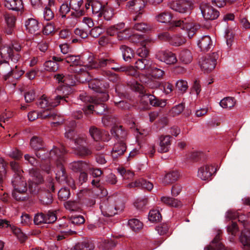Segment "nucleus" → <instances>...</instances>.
<instances>
[{"mask_svg": "<svg viewBox=\"0 0 250 250\" xmlns=\"http://www.w3.org/2000/svg\"><path fill=\"white\" fill-rule=\"evenodd\" d=\"M200 9L204 18L206 20H214L219 17L220 13L215 9L210 3L202 2L200 5Z\"/></svg>", "mask_w": 250, "mask_h": 250, "instance_id": "9", "label": "nucleus"}, {"mask_svg": "<svg viewBox=\"0 0 250 250\" xmlns=\"http://www.w3.org/2000/svg\"><path fill=\"white\" fill-rule=\"evenodd\" d=\"M126 149V145L125 142L118 141L116 143L112 149L111 155L113 159H117L124 154Z\"/></svg>", "mask_w": 250, "mask_h": 250, "instance_id": "19", "label": "nucleus"}, {"mask_svg": "<svg viewBox=\"0 0 250 250\" xmlns=\"http://www.w3.org/2000/svg\"><path fill=\"white\" fill-rule=\"evenodd\" d=\"M161 201L164 203L173 207L179 208L182 206L180 201H178L177 199L170 197H162Z\"/></svg>", "mask_w": 250, "mask_h": 250, "instance_id": "47", "label": "nucleus"}, {"mask_svg": "<svg viewBox=\"0 0 250 250\" xmlns=\"http://www.w3.org/2000/svg\"><path fill=\"white\" fill-rule=\"evenodd\" d=\"M193 3L191 1L180 0L169 2L168 6L172 10L179 13H188L192 7Z\"/></svg>", "mask_w": 250, "mask_h": 250, "instance_id": "11", "label": "nucleus"}, {"mask_svg": "<svg viewBox=\"0 0 250 250\" xmlns=\"http://www.w3.org/2000/svg\"><path fill=\"white\" fill-rule=\"evenodd\" d=\"M197 45L202 51H208L212 46L210 37L208 36H204L199 40Z\"/></svg>", "mask_w": 250, "mask_h": 250, "instance_id": "26", "label": "nucleus"}, {"mask_svg": "<svg viewBox=\"0 0 250 250\" xmlns=\"http://www.w3.org/2000/svg\"><path fill=\"white\" fill-rule=\"evenodd\" d=\"M31 178L29 180V190L32 194H39L40 187L39 184L43 181L42 176L37 168H32L29 170Z\"/></svg>", "mask_w": 250, "mask_h": 250, "instance_id": "4", "label": "nucleus"}, {"mask_svg": "<svg viewBox=\"0 0 250 250\" xmlns=\"http://www.w3.org/2000/svg\"><path fill=\"white\" fill-rule=\"evenodd\" d=\"M115 61L108 55H101L97 58H92L89 61V67L91 68L110 67Z\"/></svg>", "mask_w": 250, "mask_h": 250, "instance_id": "8", "label": "nucleus"}, {"mask_svg": "<svg viewBox=\"0 0 250 250\" xmlns=\"http://www.w3.org/2000/svg\"><path fill=\"white\" fill-rule=\"evenodd\" d=\"M35 151L36 156L42 161L41 168L47 173L50 172L52 163H56L57 167L58 164L65 162V154L67 153L63 146L61 148L54 146L49 152L43 146V148Z\"/></svg>", "mask_w": 250, "mask_h": 250, "instance_id": "1", "label": "nucleus"}, {"mask_svg": "<svg viewBox=\"0 0 250 250\" xmlns=\"http://www.w3.org/2000/svg\"><path fill=\"white\" fill-rule=\"evenodd\" d=\"M179 58L180 61L185 64L190 62L192 59L191 52L188 49L182 50L179 54Z\"/></svg>", "mask_w": 250, "mask_h": 250, "instance_id": "49", "label": "nucleus"}, {"mask_svg": "<svg viewBox=\"0 0 250 250\" xmlns=\"http://www.w3.org/2000/svg\"><path fill=\"white\" fill-rule=\"evenodd\" d=\"M86 81H88V87L96 92L104 90V89H106L109 85L107 83L98 79L89 80L88 77V80Z\"/></svg>", "mask_w": 250, "mask_h": 250, "instance_id": "18", "label": "nucleus"}, {"mask_svg": "<svg viewBox=\"0 0 250 250\" xmlns=\"http://www.w3.org/2000/svg\"><path fill=\"white\" fill-rule=\"evenodd\" d=\"M213 167L212 166L205 165L200 167L198 171V176L203 180H208L212 175Z\"/></svg>", "mask_w": 250, "mask_h": 250, "instance_id": "21", "label": "nucleus"}, {"mask_svg": "<svg viewBox=\"0 0 250 250\" xmlns=\"http://www.w3.org/2000/svg\"><path fill=\"white\" fill-rule=\"evenodd\" d=\"M172 17V14L169 12L164 11L156 13L155 16V19L159 22L167 23L171 21Z\"/></svg>", "mask_w": 250, "mask_h": 250, "instance_id": "34", "label": "nucleus"}, {"mask_svg": "<svg viewBox=\"0 0 250 250\" xmlns=\"http://www.w3.org/2000/svg\"><path fill=\"white\" fill-rule=\"evenodd\" d=\"M0 55L2 60H11L16 63L19 60L21 55L12 50V48L8 45H3L0 47Z\"/></svg>", "mask_w": 250, "mask_h": 250, "instance_id": "13", "label": "nucleus"}, {"mask_svg": "<svg viewBox=\"0 0 250 250\" xmlns=\"http://www.w3.org/2000/svg\"><path fill=\"white\" fill-rule=\"evenodd\" d=\"M111 133L118 141L125 142L127 132L121 125L113 126L111 130Z\"/></svg>", "mask_w": 250, "mask_h": 250, "instance_id": "20", "label": "nucleus"}, {"mask_svg": "<svg viewBox=\"0 0 250 250\" xmlns=\"http://www.w3.org/2000/svg\"><path fill=\"white\" fill-rule=\"evenodd\" d=\"M220 232H218L210 244L205 248L204 250H224L225 246L220 242Z\"/></svg>", "mask_w": 250, "mask_h": 250, "instance_id": "23", "label": "nucleus"}, {"mask_svg": "<svg viewBox=\"0 0 250 250\" xmlns=\"http://www.w3.org/2000/svg\"><path fill=\"white\" fill-rule=\"evenodd\" d=\"M149 220L151 222H159L162 219V215L158 210H151L148 215Z\"/></svg>", "mask_w": 250, "mask_h": 250, "instance_id": "61", "label": "nucleus"}, {"mask_svg": "<svg viewBox=\"0 0 250 250\" xmlns=\"http://www.w3.org/2000/svg\"><path fill=\"white\" fill-rule=\"evenodd\" d=\"M241 243L244 250H250V230L245 229L241 232L240 237Z\"/></svg>", "mask_w": 250, "mask_h": 250, "instance_id": "25", "label": "nucleus"}, {"mask_svg": "<svg viewBox=\"0 0 250 250\" xmlns=\"http://www.w3.org/2000/svg\"><path fill=\"white\" fill-rule=\"evenodd\" d=\"M124 207V204L116 196L104 197L100 199V208L105 216H113L123 211Z\"/></svg>", "mask_w": 250, "mask_h": 250, "instance_id": "2", "label": "nucleus"}, {"mask_svg": "<svg viewBox=\"0 0 250 250\" xmlns=\"http://www.w3.org/2000/svg\"><path fill=\"white\" fill-rule=\"evenodd\" d=\"M185 39L182 36L177 35L171 36L169 43L173 46H180L185 43Z\"/></svg>", "mask_w": 250, "mask_h": 250, "instance_id": "54", "label": "nucleus"}, {"mask_svg": "<svg viewBox=\"0 0 250 250\" xmlns=\"http://www.w3.org/2000/svg\"><path fill=\"white\" fill-rule=\"evenodd\" d=\"M24 73V71L22 70H19L18 65H16L13 69L11 68L10 71L3 76V78L4 81L8 80L10 77L19 79Z\"/></svg>", "mask_w": 250, "mask_h": 250, "instance_id": "35", "label": "nucleus"}, {"mask_svg": "<svg viewBox=\"0 0 250 250\" xmlns=\"http://www.w3.org/2000/svg\"><path fill=\"white\" fill-rule=\"evenodd\" d=\"M147 73L150 75L153 78L157 79H160L163 77L165 74L164 70L160 68H158L155 65H151Z\"/></svg>", "mask_w": 250, "mask_h": 250, "instance_id": "41", "label": "nucleus"}, {"mask_svg": "<svg viewBox=\"0 0 250 250\" xmlns=\"http://www.w3.org/2000/svg\"><path fill=\"white\" fill-rule=\"evenodd\" d=\"M180 177V173L177 170H172L166 174L163 180L165 185H168L175 182Z\"/></svg>", "mask_w": 250, "mask_h": 250, "instance_id": "37", "label": "nucleus"}, {"mask_svg": "<svg viewBox=\"0 0 250 250\" xmlns=\"http://www.w3.org/2000/svg\"><path fill=\"white\" fill-rule=\"evenodd\" d=\"M56 79L59 82H61L69 86L74 85L76 83V78L73 79V76L64 77L62 74H58L55 75Z\"/></svg>", "mask_w": 250, "mask_h": 250, "instance_id": "40", "label": "nucleus"}, {"mask_svg": "<svg viewBox=\"0 0 250 250\" xmlns=\"http://www.w3.org/2000/svg\"><path fill=\"white\" fill-rule=\"evenodd\" d=\"M52 103L53 102H50L46 97L43 95L40 98V99L38 100L36 103L37 105L42 108H48L49 106L53 107L51 105Z\"/></svg>", "mask_w": 250, "mask_h": 250, "instance_id": "58", "label": "nucleus"}, {"mask_svg": "<svg viewBox=\"0 0 250 250\" xmlns=\"http://www.w3.org/2000/svg\"><path fill=\"white\" fill-rule=\"evenodd\" d=\"M133 29L146 33L150 30V26L144 22H140L135 23L133 26Z\"/></svg>", "mask_w": 250, "mask_h": 250, "instance_id": "64", "label": "nucleus"}, {"mask_svg": "<svg viewBox=\"0 0 250 250\" xmlns=\"http://www.w3.org/2000/svg\"><path fill=\"white\" fill-rule=\"evenodd\" d=\"M125 27L124 23H120L119 24L114 25L107 28L106 29L107 34L111 36H114L115 35H118V34L120 30H122Z\"/></svg>", "mask_w": 250, "mask_h": 250, "instance_id": "48", "label": "nucleus"}, {"mask_svg": "<svg viewBox=\"0 0 250 250\" xmlns=\"http://www.w3.org/2000/svg\"><path fill=\"white\" fill-rule=\"evenodd\" d=\"M156 58L167 64H173L177 61L175 54L168 50H160L156 54Z\"/></svg>", "mask_w": 250, "mask_h": 250, "instance_id": "14", "label": "nucleus"}, {"mask_svg": "<svg viewBox=\"0 0 250 250\" xmlns=\"http://www.w3.org/2000/svg\"><path fill=\"white\" fill-rule=\"evenodd\" d=\"M128 225L134 231H137L143 228V223L137 219H131L128 220Z\"/></svg>", "mask_w": 250, "mask_h": 250, "instance_id": "55", "label": "nucleus"}, {"mask_svg": "<svg viewBox=\"0 0 250 250\" xmlns=\"http://www.w3.org/2000/svg\"><path fill=\"white\" fill-rule=\"evenodd\" d=\"M27 188L13 190L12 193V196L17 201H25L27 199Z\"/></svg>", "mask_w": 250, "mask_h": 250, "instance_id": "38", "label": "nucleus"}, {"mask_svg": "<svg viewBox=\"0 0 250 250\" xmlns=\"http://www.w3.org/2000/svg\"><path fill=\"white\" fill-rule=\"evenodd\" d=\"M75 153L76 155L82 157H84L90 155L91 151L85 146H78L75 148Z\"/></svg>", "mask_w": 250, "mask_h": 250, "instance_id": "51", "label": "nucleus"}, {"mask_svg": "<svg viewBox=\"0 0 250 250\" xmlns=\"http://www.w3.org/2000/svg\"><path fill=\"white\" fill-rule=\"evenodd\" d=\"M234 99L230 97L224 98L220 102V106L223 108H230L234 105Z\"/></svg>", "mask_w": 250, "mask_h": 250, "instance_id": "56", "label": "nucleus"}, {"mask_svg": "<svg viewBox=\"0 0 250 250\" xmlns=\"http://www.w3.org/2000/svg\"><path fill=\"white\" fill-rule=\"evenodd\" d=\"M11 183L13 187V190L27 188L26 183L22 175L13 176Z\"/></svg>", "mask_w": 250, "mask_h": 250, "instance_id": "27", "label": "nucleus"}, {"mask_svg": "<svg viewBox=\"0 0 250 250\" xmlns=\"http://www.w3.org/2000/svg\"><path fill=\"white\" fill-rule=\"evenodd\" d=\"M130 187L141 188L143 189L150 191L153 188V185L152 183L143 178L136 180L129 184Z\"/></svg>", "mask_w": 250, "mask_h": 250, "instance_id": "24", "label": "nucleus"}, {"mask_svg": "<svg viewBox=\"0 0 250 250\" xmlns=\"http://www.w3.org/2000/svg\"><path fill=\"white\" fill-rule=\"evenodd\" d=\"M57 219V210L51 209L36 214L34 218V222L37 225L52 224L54 223Z\"/></svg>", "mask_w": 250, "mask_h": 250, "instance_id": "5", "label": "nucleus"}, {"mask_svg": "<svg viewBox=\"0 0 250 250\" xmlns=\"http://www.w3.org/2000/svg\"><path fill=\"white\" fill-rule=\"evenodd\" d=\"M63 163L58 164L57 172L56 173V179L59 182L66 183L72 188L74 189L76 188L74 181L73 179L68 176Z\"/></svg>", "mask_w": 250, "mask_h": 250, "instance_id": "10", "label": "nucleus"}, {"mask_svg": "<svg viewBox=\"0 0 250 250\" xmlns=\"http://www.w3.org/2000/svg\"><path fill=\"white\" fill-rule=\"evenodd\" d=\"M129 85L130 88L132 90L138 92L142 97L140 101V103L142 104L143 106L140 107V109L143 110L148 109L149 106L147 102L148 99L146 96L145 97L144 95L148 94L146 93L143 85L141 84L137 81L130 82Z\"/></svg>", "mask_w": 250, "mask_h": 250, "instance_id": "12", "label": "nucleus"}, {"mask_svg": "<svg viewBox=\"0 0 250 250\" xmlns=\"http://www.w3.org/2000/svg\"><path fill=\"white\" fill-rule=\"evenodd\" d=\"M64 58L63 62L70 64V66L80 65L82 63L79 56L70 55L64 57Z\"/></svg>", "mask_w": 250, "mask_h": 250, "instance_id": "53", "label": "nucleus"}, {"mask_svg": "<svg viewBox=\"0 0 250 250\" xmlns=\"http://www.w3.org/2000/svg\"><path fill=\"white\" fill-rule=\"evenodd\" d=\"M30 146L35 151L43 148L44 144L41 137L34 136L31 139Z\"/></svg>", "mask_w": 250, "mask_h": 250, "instance_id": "43", "label": "nucleus"}, {"mask_svg": "<svg viewBox=\"0 0 250 250\" xmlns=\"http://www.w3.org/2000/svg\"><path fill=\"white\" fill-rule=\"evenodd\" d=\"M123 59L125 62H130L134 57V52L132 48L125 45H122L120 46Z\"/></svg>", "mask_w": 250, "mask_h": 250, "instance_id": "29", "label": "nucleus"}, {"mask_svg": "<svg viewBox=\"0 0 250 250\" xmlns=\"http://www.w3.org/2000/svg\"><path fill=\"white\" fill-rule=\"evenodd\" d=\"M117 243V241L112 239L104 240L100 242L99 247L104 250H110L116 246Z\"/></svg>", "mask_w": 250, "mask_h": 250, "instance_id": "46", "label": "nucleus"}, {"mask_svg": "<svg viewBox=\"0 0 250 250\" xmlns=\"http://www.w3.org/2000/svg\"><path fill=\"white\" fill-rule=\"evenodd\" d=\"M68 70L71 72L79 74L80 75L79 77L78 76H75L74 77L73 76V78L74 79L75 77L76 80L79 79L80 82L83 83L84 82V81L87 80L88 77H89V73L83 69L81 66V64L80 65L69 66Z\"/></svg>", "mask_w": 250, "mask_h": 250, "instance_id": "17", "label": "nucleus"}, {"mask_svg": "<svg viewBox=\"0 0 250 250\" xmlns=\"http://www.w3.org/2000/svg\"><path fill=\"white\" fill-rule=\"evenodd\" d=\"M101 13H102L101 17H103L106 21L110 20L114 15L113 10L106 5L103 7V11Z\"/></svg>", "mask_w": 250, "mask_h": 250, "instance_id": "57", "label": "nucleus"}, {"mask_svg": "<svg viewBox=\"0 0 250 250\" xmlns=\"http://www.w3.org/2000/svg\"><path fill=\"white\" fill-rule=\"evenodd\" d=\"M50 58L51 60L44 63V69L48 71L56 72L59 68L60 62H63L64 57L58 55L51 56Z\"/></svg>", "mask_w": 250, "mask_h": 250, "instance_id": "16", "label": "nucleus"}, {"mask_svg": "<svg viewBox=\"0 0 250 250\" xmlns=\"http://www.w3.org/2000/svg\"><path fill=\"white\" fill-rule=\"evenodd\" d=\"M144 96H146L150 104L153 106L163 107L166 105V101L160 100L153 95L149 94L145 95Z\"/></svg>", "mask_w": 250, "mask_h": 250, "instance_id": "39", "label": "nucleus"}, {"mask_svg": "<svg viewBox=\"0 0 250 250\" xmlns=\"http://www.w3.org/2000/svg\"><path fill=\"white\" fill-rule=\"evenodd\" d=\"M126 6L130 11H134L136 13V15L133 17V20L136 21L142 14L141 11L145 6V0H131L126 3Z\"/></svg>", "mask_w": 250, "mask_h": 250, "instance_id": "15", "label": "nucleus"}, {"mask_svg": "<svg viewBox=\"0 0 250 250\" xmlns=\"http://www.w3.org/2000/svg\"><path fill=\"white\" fill-rule=\"evenodd\" d=\"M171 137L170 135L162 136L160 137L159 147L158 148L159 152L165 153L168 151L171 145Z\"/></svg>", "mask_w": 250, "mask_h": 250, "instance_id": "22", "label": "nucleus"}, {"mask_svg": "<svg viewBox=\"0 0 250 250\" xmlns=\"http://www.w3.org/2000/svg\"><path fill=\"white\" fill-rule=\"evenodd\" d=\"M5 6L10 10L17 11L23 7L22 0H5Z\"/></svg>", "mask_w": 250, "mask_h": 250, "instance_id": "33", "label": "nucleus"}, {"mask_svg": "<svg viewBox=\"0 0 250 250\" xmlns=\"http://www.w3.org/2000/svg\"><path fill=\"white\" fill-rule=\"evenodd\" d=\"M56 116V114H55L53 111H50L49 108L39 113V118L42 119H46L48 118L55 119Z\"/></svg>", "mask_w": 250, "mask_h": 250, "instance_id": "63", "label": "nucleus"}, {"mask_svg": "<svg viewBox=\"0 0 250 250\" xmlns=\"http://www.w3.org/2000/svg\"><path fill=\"white\" fill-rule=\"evenodd\" d=\"M89 165L82 161H74L70 164V168L74 171H83L88 169Z\"/></svg>", "mask_w": 250, "mask_h": 250, "instance_id": "36", "label": "nucleus"}, {"mask_svg": "<svg viewBox=\"0 0 250 250\" xmlns=\"http://www.w3.org/2000/svg\"><path fill=\"white\" fill-rule=\"evenodd\" d=\"M41 202L45 205L51 204L53 202V196L49 190H41L39 194Z\"/></svg>", "mask_w": 250, "mask_h": 250, "instance_id": "31", "label": "nucleus"}, {"mask_svg": "<svg viewBox=\"0 0 250 250\" xmlns=\"http://www.w3.org/2000/svg\"><path fill=\"white\" fill-rule=\"evenodd\" d=\"M105 6L97 0H93L92 2L91 10L93 15H95L98 18H100L102 13L103 7Z\"/></svg>", "mask_w": 250, "mask_h": 250, "instance_id": "44", "label": "nucleus"}, {"mask_svg": "<svg viewBox=\"0 0 250 250\" xmlns=\"http://www.w3.org/2000/svg\"><path fill=\"white\" fill-rule=\"evenodd\" d=\"M219 57L217 52H213L211 55H208L202 58L200 64L202 70L205 73L210 72L215 66L216 61Z\"/></svg>", "mask_w": 250, "mask_h": 250, "instance_id": "7", "label": "nucleus"}, {"mask_svg": "<svg viewBox=\"0 0 250 250\" xmlns=\"http://www.w3.org/2000/svg\"><path fill=\"white\" fill-rule=\"evenodd\" d=\"M95 245L93 242L89 240H85L77 243L72 250H93Z\"/></svg>", "mask_w": 250, "mask_h": 250, "instance_id": "30", "label": "nucleus"}, {"mask_svg": "<svg viewBox=\"0 0 250 250\" xmlns=\"http://www.w3.org/2000/svg\"><path fill=\"white\" fill-rule=\"evenodd\" d=\"M132 32L130 29L120 30L117 35V38L119 41L126 40L131 37Z\"/></svg>", "mask_w": 250, "mask_h": 250, "instance_id": "59", "label": "nucleus"}, {"mask_svg": "<svg viewBox=\"0 0 250 250\" xmlns=\"http://www.w3.org/2000/svg\"><path fill=\"white\" fill-rule=\"evenodd\" d=\"M10 166L12 171L14 172L13 176L22 175V173L23 171L18 162L12 161L10 163Z\"/></svg>", "mask_w": 250, "mask_h": 250, "instance_id": "62", "label": "nucleus"}, {"mask_svg": "<svg viewBox=\"0 0 250 250\" xmlns=\"http://www.w3.org/2000/svg\"><path fill=\"white\" fill-rule=\"evenodd\" d=\"M177 27L186 30L188 31V37L191 38L199 29L200 26L191 22L190 18L188 17L179 20L172 21L170 23L169 29L173 30L175 27Z\"/></svg>", "mask_w": 250, "mask_h": 250, "instance_id": "3", "label": "nucleus"}, {"mask_svg": "<svg viewBox=\"0 0 250 250\" xmlns=\"http://www.w3.org/2000/svg\"><path fill=\"white\" fill-rule=\"evenodd\" d=\"M103 132L101 129L94 126L89 128V133L92 139L96 142L101 139Z\"/></svg>", "mask_w": 250, "mask_h": 250, "instance_id": "45", "label": "nucleus"}, {"mask_svg": "<svg viewBox=\"0 0 250 250\" xmlns=\"http://www.w3.org/2000/svg\"><path fill=\"white\" fill-rule=\"evenodd\" d=\"M118 122L117 118L113 115H104L102 118V122L105 126L115 125Z\"/></svg>", "mask_w": 250, "mask_h": 250, "instance_id": "50", "label": "nucleus"}, {"mask_svg": "<svg viewBox=\"0 0 250 250\" xmlns=\"http://www.w3.org/2000/svg\"><path fill=\"white\" fill-rule=\"evenodd\" d=\"M67 94L58 95L57 96L51 105L54 107L57 106L59 104H65L66 103H68V97L66 96Z\"/></svg>", "mask_w": 250, "mask_h": 250, "instance_id": "52", "label": "nucleus"}, {"mask_svg": "<svg viewBox=\"0 0 250 250\" xmlns=\"http://www.w3.org/2000/svg\"><path fill=\"white\" fill-rule=\"evenodd\" d=\"M94 104V111L97 114H105V112L107 110V106L104 103H100L97 104Z\"/></svg>", "mask_w": 250, "mask_h": 250, "instance_id": "60", "label": "nucleus"}, {"mask_svg": "<svg viewBox=\"0 0 250 250\" xmlns=\"http://www.w3.org/2000/svg\"><path fill=\"white\" fill-rule=\"evenodd\" d=\"M98 94L95 97H91L86 95V93L83 92L79 95L80 99L83 102L87 103H104L106 102L109 99V95L108 92L106 91V89L103 91L98 92Z\"/></svg>", "mask_w": 250, "mask_h": 250, "instance_id": "6", "label": "nucleus"}, {"mask_svg": "<svg viewBox=\"0 0 250 250\" xmlns=\"http://www.w3.org/2000/svg\"><path fill=\"white\" fill-rule=\"evenodd\" d=\"M26 29L31 34H34L40 28L39 22L33 18H30L25 22Z\"/></svg>", "mask_w": 250, "mask_h": 250, "instance_id": "28", "label": "nucleus"}, {"mask_svg": "<svg viewBox=\"0 0 250 250\" xmlns=\"http://www.w3.org/2000/svg\"><path fill=\"white\" fill-rule=\"evenodd\" d=\"M111 69L117 72H124L127 75H130L133 77H137L138 76L137 71L132 66H121L119 67H111Z\"/></svg>", "mask_w": 250, "mask_h": 250, "instance_id": "32", "label": "nucleus"}, {"mask_svg": "<svg viewBox=\"0 0 250 250\" xmlns=\"http://www.w3.org/2000/svg\"><path fill=\"white\" fill-rule=\"evenodd\" d=\"M149 61L146 58H140L138 59L135 62V67L140 70H146V72L148 71L149 66L151 64H149Z\"/></svg>", "mask_w": 250, "mask_h": 250, "instance_id": "42", "label": "nucleus"}]
</instances>
